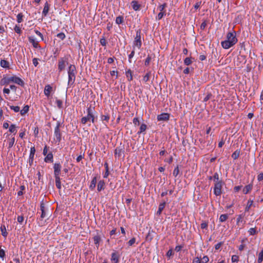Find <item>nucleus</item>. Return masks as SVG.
I'll return each mask as SVG.
<instances>
[{
	"mask_svg": "<svg viewBox=\"0 0 263 263\" xmlns=\"http://www.w3.org/2000/svg\"><path fill=\"white\" fill-rule=\"evenodd\" d=\"M236 32L235 31L229 32L227 34L226 40L221 43L222 47L228 49L234 45L237 42Z\"/></svg>",
	"mask_w": 263,
	"mask_h": 263,
	"instance_id": "obj_1",
	"label": "nucleus"
},
{
	"mask_svg": "<svg viewBox=\"0 0 263 263\" xmlns=\"http://www.w3.org/2000/svg\"><path fill=\"white\" fill-rule=\"evenodd\" d=\"M76 67L73 65H70L68 67V85H72L76 79Z\"/></svg>",
	"mask_w": 263,
	"mask_h": 263,
	"instance_id": "obj_2",
	"label": "nucleus"
},
{
	"mask_svg": "<svg viewBox=\"0 0 263 263\" xmlns=\"http://www.w3.org/2000/svg\"><path fill=\"white\" fill-rule=\"evenodd\" d=\"M87 116L83 117L81 119V123L82 124H85L87 123L88 121H91L92 123L94 122L95 117L93 115V109L89 107L87 108Z\"/></svg>",
	"mask_w": 263,
	"mask_h": 263,
	"instance_id": "obj_3",
	"label": "nucleus"
},
{
	"mask_svg": "<svg viewBox=\"0 0 263 263\" xmlns=\"http://www.w3.org/2000/svg\"><path fill=\"white\" fill-rule=\"evenodd\" d=\"M142 45L141 32L137 31L133 43V47L134 50H139Z\"/></svg>",
	"mask_w": 263,
	"mask_h": 263,
	"instance_id": "obj_4",
	"label": "nucleus"
},
{
	"mask_svg": "<svg viewBox=\"0 0 263 263\" xmlns=\"http://www.w3.org/2000/svg\"><path fill=\"white\" fill-rule=\"evenodd\" d=\"M5 83H9L10 82H13L20 85H23L24 82L21 79L16 76H12L4 80Z\"/></svg>",
	"mask_w": 263,
	"mask_h": 263,
	"instance_id": "obj_5",
	"label": "nucleus"
},
{
	"mask_svg": "<svg viewBox=\"0 0 263 263\" xmlns=\"http://www.w3.org/2000/svg\"><path fill=\"white\" fill-rule=\"evenodd\" d=\"M222 186V182H217L215 183L214 193L215 195L219 196L221 194Z\"/></svg>",
	"mask_w": 263,
	"mask_h": 263,
	"instance_id": "obj_6",
	"label": "nucleus"
},
{
	"mask_svg": "<svg viewBox=\"0 0 263 263\" xmlns=\"http://www.w3.org/2000/svg\"><path fill=\"white\" fill-rule=\"evenodd\" d=\"M43 154L46 156L45 161L46 162H51L53 161V155L51 153L48 152V149H44Z\"/></svg>",
	"mask_w": 263,
	"mask_h": 263,
	"instance_id": "obj_7",
	"label": "nucleus"
},
{
	"mask_svg": "<svg viewBox=\"0 0 263 263\" xmlns=\"http://www.w3.org/2000/svg\"><path fill=\"white\" fill-rule=\"evenodd\" d=\"M209 261V258L207 256H204L202 258L196 257L194 258L193 263H207Z\"/></svg>",
	"mask_w": 263,
	"mask_h": 263,
	"instance_id": "obj_8",
	"label": "nucleus"
},
{
	"mask_svg": "<svg viewBox=\"0 0 263 263\" xmlns=\"http://www.w3.org/2000/svg\"><path fill=\"white\" fill-rule=\"evenodd\" d=\"M170 115L167 113H162L158 115L157 120L159 121H166L168 120Z\"/></svg>",
	"mask_w": 263,
	"mask_h": 263,
	"instance_id": "obj_9",
	"label": "nucleus"
},
{
	"mask_svg": "<svg viewBox=\"0 0 263 263\" xmlns=\"http://www.w3.org/2000/svg\"><path fill=\"white\" fill-rule=\"evenodd\" d=\"M67 64V62L63 59H61L59 60L58 63V69L60 71L63 70Z\"/></svg>",
	"mask_w": 263,
	"mask_h": 263,
	"instance_id": "obj_10",
	"label": "nucleus"
},
{
	"mask_svg": "<svg viewBox=\"0 0 263 263\" xmlns=\"http://www.w3.org/2000/svg\"><path fill=\"white\" fill-rule=\"evenodd\" d=\"M28 39L30 43L32 44L33 47L35 48L40 47L38 42L36 40V39L34 36H29Z\"/></svg>",
	"mask_w": 263,
	"mask_h": 263,
	"instance_id": "obj_11",
	"label": "nucleus"
},
{
	"mask_svg": "<svg viewBox=\"0 0 263 263\" xmlns=\"http://www.w3.org/2000/svg\"><path fill=\"white\" fill-rule=\"evenodd\" d=\"M61 166L59 163H55L54 165V176H59L61 173Z\"/></svg>",
	"mask_w": 263,
	"mask_h": 263,
	"instance_id": "obj_12",
	"label": "nucleus"
},
{
	"mask_svg": "<svg viewBox=\"0 0 263 263\" xmlns=\"http://www.w3.org/2000/svg\"><path fill=\"white\" fill-rule=\"evenodd\" d=\"M52 91V87L50 85H47L45 86L44 92L46 97H48Z\"/></svg>",
	"mask_w": 263,
	"mask_h": 263,
	"instance_id": "obj_13",
	"label": "nucleus"
},
{
	"mask_svg": "<svg viewBox=\"0 0 263 263\" xmlns=\"http://www.w3.org/2000/svg\"><path fill=\"white\" fill-rule=\"evenodd\" d=\"M146 129H147V125L144 123L141 124L140 125V130L138 132V134H142L143 135H144L145 132L146 130Z\"/></svg>",
	"mask_w": 263,
	"mask_h": 263,
	"instance_id": "obj_14",
	"label": "nucleus"
},
{
	"mask_svg": "<svg viewBox=\"0 0 263 263\" xmlns=\"http://www.w3.org/2000/svg\"><path fill=\"white\" fill-rule=\"evenodd\" d=\"M105 182L103 180L99 181L97 185V190L98 191H101L104 189Z\"/></svg>",
	"mask_w": 263,
	"mask_h": 263,
	"instance_id": "obj_15",
	"label": "nucleus"
},
{
	"mask_svg": "<svg viewBox=\"0 0 263 263\" xmlns=\"http://www.w3.org/2000/svg\"><path fill=\"white\" fill-rule=\"evenodd\" d=\"M49 9V6L47 3H46L42 11V15L44 16H46L48 13Z\"/></svg>",
	"mask_w": 263,
	"mask_h": 263,
	"instance_id": "obj_16",
	"label": "nucleus"
},
{
	"mask_svg": "<svg viewBox=\"0 0 263 263\" xmlns=\"http://www.w3.org/2000/svg\"><path fill=\"white\" fill-rule=\"evenodd\" d=\"M1 66L4 68H9V63L5 60H2L0 62Z\"/></svg>",
	"mask_w": 263,
	"mask_h": 263,
	"instance_id": "obj_17",
	"label": "nucleus"
},
{
	"mask_svg": "<svg viewBox=\"0 0 263 263\" xmlns=\"http://www.w3.org/2000/svg\"><path fill=\"white\" fill-rule=\"evenodd\" d=\"M16 128H17V127L16 126V125L15 124H11L9 127V131L11 133H12L14 135H15L17 132Z\"/></svg>",
	"mask_w": 263,
	"mask_h": 263,
	"instance_id": "obj_18",
	"label": "nucleus"
},
{
	"mask_svg": "<svg viewBox=\"0 0 263 263\" xmlns=\"http://www.w3.org/2000/svg\"><path fill=\"white\" fill-rule=\"evenodd\" d=\"M252 189V185L251 184H248L245 186V187L243 189L242 192L244 194H248L249 192L251 191V190Z\"/></svg>",
	"mask_w": 263,
	"mask_h": 263,
	"instance_id": "obj_19",
	"label": "nucleus"
},
{
	"mask_svg": "<svg viewBox=\"0 0 263 263\" xmlns=\"http://www.w3.org/2000/svg\"><path fill=\"white\" fill-rule=\"evenodd\" d=\"M54 135L57 140H60L61 135L60 133V129L59 126H57L54 129Z\"/></svg>",
	"mask_w": 263,
	"mask_h": 263,
	"instance_id": "obj_20",
	"label": "nucleus"
},
{
	"mask_svg": "<svg viewBox=\"0 0 263 263\" xmlns=\"http://www.w3.org/2000/svg\"><path fill=\"white\" fill-rule=\"evenodd\" d=\"M131 5L133 9L135 11L138 10L140 8V5L136 1H133Z\"/></svg>",
	"mask_w": 263,
	"mask_h": 263,
	"instance_id": "obj_21",
	"label": "nucleus"
},
{
	"mask_svg": "<svg viewBox=\"0 0 263 263\" xmlns=\"http://www.w3.org/2000/svg\"><path fill=\"white\" fill-rule=\"evenodd\" d=\"M119 256L116 253H113L111 255V260L114 263H117L119 261Z\"/></svg>",
	"mask_w": 263,
	"mask_h": 263,
	"instance_id": "obj_22",
	"label": "nucleus"
},
{
	"mask_svg": "<svg viewBox=\"0 0 263 263\" xmlns=\"http://www.w3.org/2000/svg\"><path fill=\"white\" fill-rule=\"evenodd\" d=\"M125 74L128 81H130L132 80L133 76L132 71L130 70H128L127 71H126Z\"/></svg>",
	"mask_w": 263,
	"mask_h": 263,
	"instance_id": "obj_23",
	"label": "nucleus"
},
{
	"mask_svg": "<svg viewBox=\"0 0 263 263\" xmlns=\"http://www.w3.org/2000/svg\"><path fill=\"white\" fill-rule=\"evenodd\" d=\"M29 106L28 105H25L23 108L20 110V113L22 115H25V114H26L28 110H29Z\"/></svg>",
	"mask_w": 263,
	"mask_h": 263,
	"instance_id": "obj_24",
	"label": "nucleus"
},
{
	"mask_svg": "<svg viewBox=\"0 0 263 263\" xmlns=\"http://www.w3.org/2000/svg\"><path fill=\"white\" fill-rule=\"evenodd\" d=\"M2 235L6 237L7 235V232L5 226H1V228Z\"/></svg>",
	"mask_w": 263,
	"mask_h": 263,
	"instance_id": "obj_25",
	"label": "nucleus"
},
{
	"mask_svg": "<svg viewBox=\"0 0 263 263\" xmlns=\"http://www.w3.org/2000/svg\"><path fill=\"white\" fill-rule=\"evenodd\" d=\"M165 202L160 204V205L159 206L158 210L157 211V214H161L162 211L164 209V208L165 207Z\"/></svg>",
	"mask_w": 263,
	"mask_h": 263,
	"instance_id": "obj_26",
	"label": "nucleus"
},
{
	"mask_svg": "<svg viewBox=\"0 0 263 263\" xmlns=\"http://www.w3.org/2000/svg\"><path fill=\"white\" fill-rule=\"evenodd\" d=\"M55 184L58 188H61V182L60 176H55Z\"/></svg>",
	"mask_w": 263,
	"mask_h": 263,
	"instance_id": "obj_27",
	"label": "nucleus"
},
{
	"mask_svg": "<svg viewBox=\"0 0 263 263\" xmlns=\"http://www.w3.org/2000/svg\"><path fill=\"white\" fill-rule=\"evenodd\" d=\"M123 17L122 16H119L116 17V23L117 24H118V25L121 24L123 23Z\"/></svg>",
	"mask_w": 263,
	"mask_h": 263,
	"instance_id": "obj_28",
	"label": "nucleus"
},
{
	"mask_svg": "<svg viewBox=\"0 0 263 263\" xmlns=\"http://www.w3.org/2000/svg\"><path fill=\"white\" fill-rule=\"evenodd\" d=\"M228 217V215L222 214L220 215V216L219 217V220L220 222H224L227 219Z\"/></svg>",
	"mask_w": 263,
	"mask_h": 263,
	"instance_id": "obj_29",
	"label": "nucleus"
},
{
	"mask_svg": "<svg viewBox=\"0 0 263 263\" xmlns=\"http://www.w3.org/2000/svg\"><path fill=\"white\" fill-rule=\"evenodd\" d=\"M96 182H97V179L96 177H95L91 181V184L90 185V188L91 189H93L96 186Z\"/></svg>",
	"mask_w": 263,
	"mask_h": 263,
	"instance_id": "obj_30",
	"label": "nucleus"
},
{
	"mask_svg": "<svg viewBox=\"0 0 263 263\" xmlns=\"http://www.w3.org/2000/svg\"><path fill=\"white\" fill-rule=\"evenodd\" d=\"M263 260V250H262L258 254V258L257 261L258 263H261Z\"/></svg>",
	"mask_w": 263,
	"mask_h": 263,
	"instance_id": "obj_31",
	"label": "nucleus"
},
{
	"mask_svg": "<svg viewBox=\"0 0 263 263\" xmlns=\"http://www.w3.org/2000/svg\"><path fill=\"white\" fill-rule=\"evenodd\" d=\"M240 154V151L238 149H237L232 155V157L233 158V159H237Z\"/></svg>",
	"mask_w": 263,
	"mask_h": 263,
	"instance_id": "obj_32",
	"label": "nucleus"
},
{
	"mask_svg": "<svg viewBox=\"0 0 263 263\" xmlns=\"http://www.w3.org/2000/svg\"><path fill=\"white\" fill-rule=\"evenodd\" d=\"M93 241L98 246L100 241V238L98 236H95L93 237Z\"/></svg>",
	"mask_w": 263,
	"mask_h": 263,
	"instance_id": "obj_33",
	"label": "nucleus"
},
{
	"mask_svg": "<svg viewBox=\"0 0 263 263\" xmlns=\"http://www.w3.org/2000/svg\"><path fill=\"white\" fill-rule=\"evenodd\" d=\"M149 77H150V73H147L144 77H143V81L145 83L147 82L149 79Z\"/></svg>",
	"mask_w": 263,
	"mask_h": 263,
	"instance_id": "obj_34",
	"label": "nucleus"
},
{
	"mask_svg": "<svg viewBox=\"0 0 263 263\" xmlns=\"http://www.w3.org/2000/svg\"><path fill=\"white\" fill-rule=\"evenodd\" d=\"M184 63L186 65H189L192 63V61L190 58H186L184 59Z\"/></svg>",
	"mask_w": 263,
	"mask_h": 263,
	"instance_id": "obj_35",
	"label": "nucleus"
},
{
	"mask_svg": "<svg viewBox=\"0 0 263 263\" xmlns=\"http://www.w3.org/2000/svg\"><path fill=\"white\" fill-rule=\"evenodd\" d=\"M10 108L15 112H18L20 110V107L17 106H10Z\"/></svg>",
	"mask_w": 263,
	"mask_h": 263,
	"instance_id": "obj_36",
	"label": "nucleus"
},
{
	"mask_svg": "<svg viewBox=\"0 0 263 263\" xmlns=\"http://www.w3.org/2000/svg\"><path fill=\"white\" fill-rule=\"evenodd\" d=\"M41 210L42 211L41 217L42 218H44L46 217V213L44 211V206L43 204H41Z\"/></svg>",
	"mask_w": 263,
	"mask_h": 263,
	"instance_id": "obj_37",
	"label": "nucleus"
},
{
	"mask_svg": "<svg viewBox=\"0 0 263 263\" xmlns=\"http://www.w3.org/2000/svg\"><path fill=\"white\" fill-rule=\"evenodd\" d=\"M133 122L136 126L139 125V120L138 118H134Z\"/></svg>",
	"mask_w": 263,
	"mask_h": 263,
	"instance_id": "obj_38",
	"label": "nucleus"
},
{
	"mask_svg": "<svg viewBox=\"0 0 263 263\" xmlns=\"http://www.w3.org/2000/svg\"><path fill=\"white\" fill-rule=\"evenodd\" d=\"M57 36L61 39L62 40H63L65 38V35L64 33L61 32L57 34Z\"/></svg>",
	"mask_w": 263,
	"mask_h": 263,
	"instance_id": "obj_39",
	"label": "nucleus"
},
{
	"mask_svg": "<svg viewBox=\"0 0 263 263\" xmlns=\"http://www.w3.org/2000/svg\"><path fill=\"white\" fill-rule=\"evenodd\" d=\"M55 103H56V104H57V106H58L59 108H62V104H63V103H62V101H61V100H56V101H55Z\"/></svg>",
	"mask_w": 263,
	"mask_h": 263,
	"instance_id": "obj_40",
	"label": "nucleus"
},
{
	"mask_svg": "<svg viewBox=\"0 0 263 263\" xmlns=\"http://www.w3.org/2000/svg\"><path fill=\"white\" fill-rule=\"evenodd\" d=\"M232 261L233 262H237L239 260V257L237 255H233L231 258Z\"/></svg>",
	"mask_w": 263,
	"mask_h": 263,
	"instance_id": "obj_41",
	"label": "nucleus"
},
{
	"mask_svg": "<svg viewBox=\"0 0 263 263\" xmlns=\"http://www.w3.org/2000/svg\"><path fill=\"white\" fill-rule=\"evenodd\" d=\"M23 21V16L21 14H18L17 15V21L18 23H20Z\"/></svg>",
	"mask_w": 263,
	"mask_h": 263,
	"instance_id": "obj_42",
	"label": "nucleus"
},
{
	"mask_svg": "<svg viewBox=\"0 0 263 263\" xmlns=\"http://www.w3.org/2000/svg\"><path fill=\"white\" fill-rule=\"evenodd\" d=\"M243 216L241 215H239L237 218V223L239 224V223L242 222Z\"/></svg>",
	"mask_w": 263,
	"mask_h": 263,
	"instance_id": "obj_43",
	"label": "nucleus"
},
{
	"mask_svg": "<svg viewBox=\"0 0 263 263\" xmlns=\"http://www.w3.org/2000/svg\"><path fill=\"white\" fill-rule=\"evenodd\" d=\"M179 172V168L177 166L173 171V175L175 176H177Z\"/></svg>",
	"mask_w": 263,
	"mask_h": 263,
	"instance_id": "obj_44",
	"label": "nucleus"
},
{
	"mask_svg": "<svg viewBox=\"0 0 263 263\" xmlns=\"http://www.w3.org/2000/svg\"><path fill=\"white\" fill-rule=\"evenodd\" d=\"M214 181L215 183L217 182H221V181H219L218 175L217 173H215L214 175Z\"/></svg>",
	"mask_w": 263,
	"mask_h": 263,
	"instance_id": "obj_45",
	"label": "nucleus"
},
{
	"mask_svg": "<svg viewBox=\"0 0 263 263\" xmlns=\"http://www.w3.org/2000/svg\"><path fill=\"white\" fill-rule=\"evenodd\" d=\"M14 30L17 33L20 34L21 33V28L18 26L16 25L15 26Z\"/></svg>",
	"mask_w": 263,
	"mask_h": 263,
	"instance_id": "obj_46",
	"label": "nucleus"
},
{
	"mask_svg": "<svg viewBox=\"0 0 263 263\" xmlns=\"http://www.w3.org/2000/svg\"><path fill=\"white\" fill-rule=\"evenodd\" d=\"M164 15V12H160V13H158V14L157 16V19H158V20L161 19L163 17Z\"/></svg>",
	"mask_w": 263,
	"mask_h": 263,
	"instance_id": "obj_47",
	"label": "nucleus"
},
{
	"mask_svg": "<svg viewBox=\"0 0 263 263\" xmlns=\"http://www.w3.org/2000/svg\"><path fill=\"white\" fill-rule=\"evenodd\" d=\"M253 204V201L252 200H249L247 203V206L246 207V210H248L251 207V206Z\"/></svg>",
	"mask_w": 263,
	"mask_h": 263,
	"instance_id": "obj_48",
	"label": "nucleus"
},
{
	"mask_svg": "<svg viewBox=\"0 0 263 263\" xmlns=\"http://www.w3.org/2000/svg\"><path fill=\"white\" fill-rule=\"evenodd\" d=\"M135 241L136 239L135 238H133L128 241V244L129 246H132L135 242Z\"/></svg>",
	"mask_w": 263,
	"mask_h": 263,
	"instance_id": "obj_49",
	"label": "nucleus"
},
{
	"mask_svg": "<svg viewBox=\"0 0 263 263\" xmlns=\"http://www.w3.org/2000/svg\"><path fill=\"white\" fill-rule=\"evenodd\" d=\"M17 221L19 223H22L23 222V221H24V217H23V216H18L17 217Z\"/></svg>",
	"mask_w": 263,
	"mask_h": 263,
	"instance_id": "obj_50",
	"label": "nucleus"
},
{
	"mask_svg": "<svg viewBox=\"0 0 263 263\" xmlns=\"http://www.w3.org/2000/svg\"><path fill=\"white\" fill-rule=\"evenodd\" d=\"M135 50H134V49H133V51L131 52V53H130L129 54V55H128L129 61V62H130V59H132V58L134 56V55H135Z\"/></svg>",
	"mask_w": 263,
	"mask_h": 263,
	"instance_id": "obj_51",
	"label": "nucleus"
},
{
	"mask_svg": "<svg viewBox=\"0 0 263 263\" xmlns=\"http://www.w3.org/2000/svg\"><path fill=\"white\" fill-rule=\"evenodd\" d=\"M166 5L163 4L159 6L158 9L160 10V12H163V10L165 8Z\"/></svg>",
	"mask_w": 263,
	"mask_h": 263,
	"instance_id": "obj_52",
	"label": "nucleus"
},
{
	"mask_svg": "<svg viewBox=\"0 0 263 263\" xmlns=\"http://www.w3.org/2000/svg\"><path fill=\"white\" fill-rule=\"evenodd\" d=\"M249 233L250 235H254L256 233V231L254 228H251L249 230Z\"/></svg>",
	"mask_w": 263,
	"mask_h": 263,
	"instance_id": "obj_53",
	"label": "nucleus"
},
{
	"mask_svg": "<svg viewBox=\"0 0 263 263\" xmlns=\"http://www.w3.org/2000/svg\"><path fill=\"white\" fill-rule=\"evenodd\" d=\"M35 32L38 36H39L41 38L42 40H43V35L40 31H39L38 30H35Z\"/></svg>",
	"mask_w": 263,
	"mask_h": 263,
	"instance_id": "obj_54",
	"label": "nucleus"
},
{
	"mask_svg": "<svg viewBox=\"0 0 263 263\" xmlns=\"http://www.w3.org/2000/svg\"><path fill=\"white\" fill-rule=\"evenodd\" d=\"M206 26V23L204 21L203 23H202V24H201V25H200V29H202V30L204 29V28H205Z\"/></svg>",
	"mask_w": 263,
	"mask_h": 263,
	"instance_id": "obj_55",
	"label": "nucleus"
},
{
	"mask_svg": "<svg viewBox=\"0 0 263 263\" xmlns=\"http://www.w3.org/2000/svg\"><path fill=\"white\" fill-rule=\"evenodd\" d=\"M32 62L34 66H36L38 65V59L36 58H34L32 60Z\"/></svg>",
	"mask_w": 263,
	"mask_h": 263,
	"instance_id": "obj_56",
	"label": "nucleus"
},
{
	"mask_svg": "<svg viewBox=\"0 0 263 263\" xmlns=\"http://www.w3.org/2000/svg\"><path fill=\"white\" fill-rule=\"evenodd\" d=\"M257 179L259 181L263 180V173H260L258 175Z\"/></svg>",
	"mask_w": 263,
	"mask_h": 263,
	"instance_id": "obj_57",
	"label": "nucleus"
},
{
	"mask_svg": "<svg viewBox=\"0 0 263 263\" xmlns=\"http://www.w3.org/2000/svg\"><path fill=\"white\" fill-rule=\"evenodd\" d=\"M84 154H81L77 158V161L78 162L80 161L82 158H83Z\"/></svg>",
	"mask_w": 263,
	"mask_h": 263,
	"instance_id": "obj_58",
	"label": "nucleus"
},
{
	"mask_svg": "<svg viewBox=\"0 0 263 263\" xmlns=\"http://www.w3.org/2000/svg\"><path fill=\"white\" fill-rule=\"evenodd\" d=\"M3 127L5 129H7L9 127V124L8 122H4L3 125Z\"/></svg>",
	"mask_w": 263,
	"mask_h": 263,
	"instance_id": "obj_59",
	"label": "nucleus"
},
{
	"mask_svg": "<svg viewBox=\"0 0 263 263\" xmlns=\"http://www.w3.org/2000/svg\"><path fill=\"white\" fill-rule=\"evenodd\" d=\"M173 255V251L172 250H170L167 251L166 253V256L168 257H170Z\"/></svg>",
	"mask_w": 263,
	"mask_h": 263,
	"instance_id": "obj_60",
	"label": "nucleus"
},
{
	"mask_svg": "<svg viewBox=\"0 0 263 263\" xmlns=\"http://www.w3.org/2000/svg\"><path fill=\"white\" fill-rule=\"evenodd\" d=\"M3 92L5 94H9L10 93V89L4 88L3 89Z\"/></svg>",
	"mask_w": 263,
	"mask_h": 263,
	"instance_id": "obj_61",
	"label": "nucleus"
},
{
	"mask_svg": "<svg viewBox=\"0 0 263 263\" xmlns=\"http://www.w3.org/2000/svg\"><path fill=\"white\" fill-rule=\"evenodd\" d=\"M5 255V251L3 250H0V257L3 258Z\"/></svg>",
	"mask_w": 263,
	"mask_h": 263,
	"instance_id": "obj_62",
	"label": "nucleus"
},
{
	"mask_svg": "<svg viewBox=\"0 0 263 263\" xmlns=\"http://www.w3.org/2000/svg\"><path fill=\"white\" fill-rule=\"evenodd\" d=\"M14 142V138H12V139H10V142H9V147H12L13 146Z\"/></svg>",
	"mask_w": 263,
	"mask_h": 263,
	"instance_id": "obj_63",
	"label": "nucleus"
},
{
	"mask_svg": "<svg viewBox=\"0 0 263 263\" xmlns=\"http://www.w3.org/2000/svg\"><path fill=\"white\" fill-rule=\"evenodd\" d=\"M201 5V2H197L196 3V4L194 6V8L196 9H198Z\"/></svg>",
	"mask_w": 263,
	"mask_h": 263,
	"instance_id": "obj_64",
	"label": "nucleus"
}]
</instances>
